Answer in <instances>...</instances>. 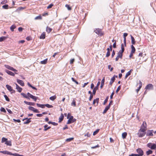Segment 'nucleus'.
<instances>
[{
	"instance_id": "obj_50",
	"label": "nucleus",
	"mask_w": 156,
	"mask_h": 156,
	"mask_svg": "<svg viewBox=\"0 0 156 156\" xmlns=\"http://www.w3.org/2000/svg\"><path fill=\"white\" fill-rule=\"evenodd\" d=\"M108 98H109V97L108 96L106 98L104 101V102L103 103L104 105H105V104L107 102L108 99Z\"/></svg>"
},
{
	"instance_id": "obj_56",
	"label": "nucleus",
	"mask_w": 156,
	"mask_h": 156,
	"mask_svg": "<svg viewBox=\"0 0 156 156\" xmlns=\"http://www.w3.org/2000/svg\"><path fill=\"white\" fill-rule=\"evenodd\" d=\"M12 155L15 156H25L22 155H20L17 153L12 154Z\"/></svg>"
},
{
	"instance_id": "obj_48",
	"label": "nucleus",
	"mask_w": 156,
	"mask_h": 156,
	"mask_svg": "<svg viewBox=\"0 0 156 156\" xmlns=\"http://www.w3.org/2000/svg\"><path fill=\"white\" fill-rule=\"evenodd\" d=\"M45 106L48 108H51L53 107L52 105H50L48 104H46L45 105Z\"/></svg>"
},
{
	"instance_id": "obj_7",
	"label": "nucleus",
	"mask_w": 156,
	"mask_h": 156,
	"mask_svg": "<svg viewBox=\"0 0 156 156\" xmlns=\"http://www.w3.org/2000/svg\"><path fill=\"white\" fill-rule=\"evenodd\" d=\"M6 87L7 89L10 92H11V93H15V90H13L12 87L10 85L7 84Z\"/></svg>"
},
{
	"instance_id": "obj_8",
	"label": "nucleus",
	"mask_w": 156,
	"mask_h": 156,
	"mask_svg": "<svg viewBox=\"0 0 156 156\" xmlns=\"http://www.w3.org/2000/svg\"><path fill=\"white\" fill-rule=\"evenodd\" d=\"M27 95L28 96V98H30L33 99L34 101H36L37 98V97L33 96L28 92L27 93Z\"/></svg>"
},
{
	"instance_id": "obj_46",
	"label": "nucleus",
	"mask_w": 156,
	"mask_h": 156,
	"mask_svg": "<svg viewBox=\"0 0 156 156\" xmlns=\"http://www.w3.org/2000/svg\"><path fill=\"white\" fill-rule=\"evenodd\" d=\"M71 105L75 107L76 106V102L75 100H73L71 103Z\"/></svg>"
},
{
	"instance_id": "obj_43",
	"label": "nucleus",
	"mask_w": 156,
	"mask_h": 156,
	"mask_svg": "<svg viewBox=\"0 0 156 156\" xmlns=\"http://www.w3.org/2000/svg\"><path fill=\"white\" fill-rule=\"evenodd\" d=\"M98 89V88L97 87H95L93 90V93L94 95L96 92V90Z\"/></svg>"
},
{
	"instance_id": "obj_37",
	"label": "nucleus",
	"mask_w": 156,
	"mask_h": 156,
	"mask_svg": "<svg viewBox=\"0 0 156 156\" xmlns=\"http://www.w3.org/2000/svg\"><path fill=\"white\" fill-rule=\"evenodd\" d=\"M16 26L14 25H12L10 27V29L11 30L13 31H14V29L16 28Z\"/></svg>"
},
{
	"instance_id": "obj_15",
	"label": "nucleus",
	"mask_w": 156,
	"mask_h": 156,
	"mask_svg": "<svg viewBox=\"0 0 156 156\" xmlns=\"http://www.w3.org/2000/svg\"><path fill=\"white\" fill-rule=\"evenodd\" d=\"M16 81L21 86H24V83L22 80L17 79Z\"/></svg>"
},
{
	"instance_id": "obj_16",
	"label": "nucleus",
	"mask_w": 156,
	"mask_h": 156,
	"mask_svg": "<svg viewBox=\"0 0 156 156\" xmlns=\"http://www.w3.org/2000/svg\"><path fill=\"white\" fill-rule=\"evenodd\" d=\"M153 88V86L151 84H149L147 85L145 89H147L150 90L151 89H152Z\"/></svg>"
},
{
	"instance_id": "obj_63",
	"label": "nucleus",
	"mask_w": 156,
	"mask_h": 156,
	"mask_svg": "<svg viewBox=\"0 0 156 156\" xmlns=\"http://www.w3.org/2000/svg\"><path fill=\"white\" fill-rule=\"evenodd\" d=\"M85 136H87V137H90V134L89 133H87V134L84 135Z\"/></svg>"
},
{
	"instance_id": "obj_3",
	"label": "nucleus",
	"mask_w": 156,
	"mask_h": 156,
	"mask_svg": "<svg viewBox=\"0 0 156 156\" xmlns=\"http://www.w3.org/2000/svg\"><path fill=\"white\" fill-rule=\"evenodd\" d=\"M76 120V119H73V116H70L67 121V124H70L75 122Z\"/></svg>"
},
{
	"instance_id": "obj_64",
	"label": "nucleus",
	"mask_w": 156,
	"mask_h": 156,
	"mask_svg": "<svg viewBox=\"0 0 156 156\" xmlns=\"http://www.w3.org/2000/svg\"><path fill=\"white\" fill-rule=\"evenodd\" d=\"M93 98V95L92 94H91L90 95L89 98V100L90 101H91V99H92Z\"/></svg>"
},
{
	"instance_id": "obj_51",
	"label": "nucleus",
	"mask_w": 156,
	"mask_h": 156,
	"mask_svg": "<svg viewBox=\"0 0 156 156\" xmlns=\"http://www.w3.org/2000/svg\"><path fill=\"white\" fill-rule=\"evenodd\" d=\"M138 56L139 57H140V60H141L142 59V58H143L144 57H143V53H140L139 55H138Z\"/></svg>"
},
{
	"instance_id": "obj_12",
	"label": "nucleus",
	"mask_w": 156,
	"mask_h": 156,
	"mask_svg": "<svg viewBox=\"0 0 156 156\" xmlns=\"http://www.w3.org/2000/svg\"><path fill=\"white\" fill-rule=\"evenodd\" d=\"M99 101V98H96L94 99L93 101V104L95 106H97L98 105Z\"/></svg>"
},
{
	"instance_id": "obj_9",
	"label": "nucleus",
	"mask_w": 156,
	"mask_h": 156,
	"mask_svg": "<svg viewBox=\"0 0 156 156\" xmlns=\"http://www.w3.org/2000/svg\"><path fill=\"white\" fill-rule=\"evenodd\" d=\"M4 66L5 68L9 69L11 70L14 72H17V70L15 69L12 67H11L8 65H5Z\"/></svg>"
},
{
	"instance_id": "obj_17",
	"label": "nucleus",
	"mask_w": 156,
	"mask_h": 156,
	"mask_svg": "<svg viewBox=\"0 0 156 156\" xmlns=\"http://www.w3.org/2000/svg\"><path fill=\"white\" fill-rule=\"evenodd\" d=\"M139 86L138 88L136 90V91L137 93H138V91L140 90V89L142 87V82L140 81H139Z\"/></svg>"
},
{
	"instance_id": "obj_44",
	"label": "nucleus",
	"mask_w": 156,
	"mask_h": 156,
	"mask_svg": "<svg viewBox=\"0 0 156 156\" xmlns=\"http://www.w3.org/2000/svg\"><path fill=\"white\" fill-rule=\"evenodd\" d=\"M153 151L151 150H149L146 152V154L147 155H149L152 153Z\"/></svg>"
},
{
	"instance_id": "obj_39",
	"label": "nucleus",
	"mask_w": 156,
	"mask_h": 156,
	"mask_svg": "<svg viewBox=\"0 0 156 156\" xmlns=\"http://www.w3.org/2000/svg\"><path fill=\"white\" fill-rule=\"evenodd\" d=\"M73 139H74V138H73V137L67 139L66 140V142H70V141L73 140Z\"/></svg>"
},
{
	"instance_id": "obj_38",
	"label": "nucleus",
	"mask_w": 156,
	"mask_h": 156,
	"mask_svg": "<svg viewBox=\"0 0 156 156\" xmlns=\"http://www.w3.org/2000/svg\"><path fill=\"white\" fill-rule=\"evenodd\" d=\"M56 98V96L55 95H54L53 96L51 97H50V99L51 101L54 100Z\"/></svg>"
},
{
	"instance_id": "obj_5",
	"label": "nucleus",
	"mask_w": 156,
	"mask_h": 156,
	"mask_svg": "<svg viewBox=\"0 0 156 156\" xmlns=\"http://www.w3.org/2000/svg\"><path fill=\"white\" fill-rule=\"evenodd\" d=\"M147 127V125L146 122L145 121H144L140 126V129H143L146 130Z\"/></svg>"
},
{
	"instance_id": "obj_13",
	"label": "nucleus",
	"mask_w": 156,
	"mask_h": 156,
	"mask_svg": "<svg viewBox=\"0 0 156 156\" xmlns=\"http://www.w3.org/2000/svg\"><path fill=\"white\" fill-rule=\"evenodd\" d=\"M31 118L28 119L27 118H25L23 119V121H24L25 120H27L24 122V124H28L30 122H31V120L30 119Z\"/></svg>"
},
{
	"instance_id": "obj_1",
	"label": "nucleus",
	"mask_w": 156,
	"mask_h": 156,
	"mask_svg": "<svg viewBox=\"0 0 156 156\" xmlns=\"http://www.w3.org/2000/svg\"><path fill=\"white\" fill-rule=\"evenodd\" d=\"M146 134V130L140 129L138 130L137 134L139 137L141 138L144 136Z\"/></svg>"
},
{
	"instance_id": "obj_30",
	"label": "nucleus",
	"mask_w": 156,
	"mask_h": 156,
	"mask_svg": "<svg viewBox=\"0 0 156 156\" xmlns=\"http://www.w3.org/2000/svg\"><path fill=\"white\" fill-rule=\"evenodd\" d=\"M109 108V106H107L103 112V114L105 113Z\"/></svg>"
},
{
	"instance_id": "obj_10",
	"label": "nucleus",
	"mask_w": 156,
	"mask_h": 156,
	"mask_svg": "<svg viewBox=\"0 0 156 156\" xmlns=\"http://www.w3.org/2000/svg\"><path fill=\"white\" fill-rule=\"evenodd\" d=\"M122 55L123 53L119 51L118 53L117 56L115 58L116 61H117L119 58L122 59Z\"/></svg>"
},
{
	"instance_id": "obj_19",
	"label": "nucleus",
	"mask_w": 156,
	"mask_h": 156,
	"mask_svg": "<svg viewBox=\"0 0 156 156\" xmlns=\"http://www.w3.org/2000/svg\"><path fill=\"white\" fill-rule=\"evenodd\" d=\"M5 71L9 75L11 76H15L14 73L10 71H9L7 70H5Z\"/></svg>"
},
{
	"instance_id": "obj_40",
	"label": "nucleus",
	"mask_w": 156,
	"mask_h": 156,
	"mask_svg": "<svg viewBox=\"0 0 156 156\" xmlns=\"http://www.w3.org/2000/svg\"><path fill=\"white\" fill-rule=\"evenodd\" d=\"M21 94L25 98L27 99H29V98H28V96L27 95H26L24 93H22Z\"/></svg>"
},
{
	"instance_id": "obj_20",
	"label": "nucleus",
	"mask_w": 156,
	"mask_h": 156,
	"mask_svg": "<svg viewBox=\"0 0 156 156\" xmlns=\"http://www.w3.org/2000/svg\"><path fill=\"white\" fill-rule=\"evenodd\" d=\"M24 102L27 105L34 106L35 105V103L34 102H28L26 101H24Z\"/></svg>"
},
{
	"instance_id": "obj_60",
	"label": "nucleus",
	"mask_w": 156,
	"mask_h": 156,
	"mask_svg": "<svg viewBox=\"0 0 156 156\" xmlns=\"http://www.w3.org/2000/svg\"><path fill=\"white\" fill-rule=\"evenodd\" d=\"M110 55V51H107L106 55V57H108Z\"/></svg>"
},
{
	"instance_id": "obj_26",
	"label": "nucleus",
	"mask_w": 156,
	"mask_h": 156,
	"mask_svg": "<svg viewBox=\"0 0 156 156\" xmlns=\"http://www.w3.org/2000/svg\"><path fill=\"white\" fill-rule=\"evenodd\" d=\"M131 43L132 44V45H133V44H135V41L134 38L131 35Z\"/></svg>"
},
{
	"instance_id": "obj_62",
	"label": "nucleus",
	"mask_w": 156,
	"mask_h": 156,
	"mask_svg": "<svg viewBox=\"0 0 156 156\" xmlns=\"http://www.w3.org/2000/svg\"><path fill=\"white\" fill-rule=\"evenodd\" d=\"M99 147V145L98 144H97V145H96L95 146L91 147V148L92 149H95V148H98Z\"/></svg>"
},
{
	"instance_id": "obj_27",
	"label": "nucleus",
	"mask_w": 156,
	"mask_h": 156,
	"mask_svg": "<svg viewBox=\"0 0 156 156\" xmlns=\"http://www.w3.org/2000/svg\"><path fill=\"white\" fill-rule=\"evenodd\" d=\"M64 118V116H63L62 114L60 117L59 118V122H61L63 119Z\"/></svg>"
},
{
	"instance_id": "obj_18",
	"label": "nucleus",
	"mask_w": 156,
	"mask_h": 156,
	"mask_svg": "<svg viewBox=\"0 0 156 156\" xmlns=\"http://www.w3.org/2000/svg\"><path fill=\"white\" fill-rule=\"evenodd\" d=\"M16 89L19 92H21L22 90V89L16 83Z\"/></svg>"
},
{
	"instance_id": "obj_58",
	"label": "nucleus",
	"mask_w": 156,
	"mask_h": 156,
	"mask_svg": "<svg viewBox=\"0 0 156 156\" xmlns=\"http://www.w3.org/2000/svg\"><path fill=\"white\" fill-rule=\"evenodd\" d=\"M53 6V4H50L47 7V8L48 9H50L51 8V7H52V6Z\"/></svg>"
},
{
	"instance_id": "obj_42",
	"label": "nucleus",
	"mask_w": 156,
	"mask_h": 156,
	"mask_svg": "<svg viewBox=\"0 0 156 156\" xmlns=\"http://www.w3.org/2000/svg\"><path fill=\"white\" fill-rule=\"evenodd\" d=\"M35 20H41L42 19V17L41 15H40L38 16H36L35 18Z\"/></svg>"
},
{
	"instance_id": "obj_53",
	"label": "nucleus",
	"mask_w": 156,
	"mask_h": 156,
	"mask_svg": "<svg viewBox=\"0 0 156 156\" xmlns=\"http://www.w3.org/2000/svg\"><path fill=\"white\" fill-rule=\"evenodd\" d=\"M111 65H109L108 66V68L110 70V71L112 72V71L113 69V67H111Z\"/></svg>"
},
{
	"instance_id": "obj_45",
	"label": "nucleus",
	"mask_w": 156,
	"mask_h": 156,
	"mask_svg": "<svg viewBox=\"0 0 156 156\" xmlns=\"http://www.w3.org/2000/svg\"><path fill=\"white\" fill-rule=\"evenodd\" d=\"M156 148V144H153L151 147V149H155Z\"/></svg>"
},
{
	"instance_id": "obj_6",
	"label": "nucleus",
	"mask_w": 156,
	"mask_h": 156,
	"mask_svg": "<svg viewBox=\"0 0 156 156\" xmlns=\"http://www.w3.org/2000/svg\"><path fill=\"white\" fill-rule=\"evenodd\" d=\"M136 151L137 152L138 154L137 155H139V156H142L143 155L144 152L140 148H138Z\"/></svg>"
},
{
	"instance_id": "obj_33",
	"label": "nucleus",
	"mask_w": 156,
	"mask_h": 156,
	"mask_svg": "<svg viewBox=\"0 0 156 156\" xmlns=\"http://www.w3.org/2000/svg\"><path fill=\"white\" fill-rule=\"evenodd\" d=\"M7 38L5 36H3L0 37V42H2L5 39H6Z\"/></svg>"
},
{
	"instance_id": "obj_4",
	"label": "nucleus",
	"mask_w": 156,
	"mask_h": 156,
	"mask_svg": "<svg viewBox=\"0 0 156 156\" xmlns=\"http://www.w3.org/2000/svg\"><path fill=\"white\" fill-rule=\"evenodd\" d=\"M153 130L148 129L147 130L146 134V136H153Z\"/></svg>"
},
{
	"instance_id": "obj_55",
	"label": "nucleus",
	"mask_w": 156,
	"mask_h": 156,
	"mask_svg": "<svg viewBox=\"0 0 156 156\" xmlns=\"http://www.w3.org/2000/svg\"><path fill=\"white\" fill-rule=\"evenodd\" d=\"M121 88V86H119L118 87L116 90V93H118V92H119V91L120 90Z\"/></svg>"
},
{
	"instance_id": "obj_2",
	"label": "nucleus",
	"mask_w": 156,
	"mask_h": 156,
	"mask_svg": "<svg viewBox=\"0 0 156 156\" xmlns=\"http://www.w3.org/2000/svg\"><path fill=\"white\" fill-rule=\"evenodd\" d=\"M94 32L100 36H102L104 35V33L101 29L99 28L96 29Z\"/></svg>"
},
{
	"instance_id": "obj_25",
	"label": "nucleus",
	"mask_w": 156,
	"mask_h": 156,
	"mask_svg": "<svg viewBox=\"0 0 156 156\" xmlns=\"http://www.w3.org/2000/svg\"><path fill=\"white\" fill-rule=\"evenodd\" d=\"M115 76H113L112 77L110 81V82L109 84L112 85V83L114 82L115 80Z\"/></svg>"
},
{
	"instance_id": "obj_21",
	"label": "nucleus",
	"mask_w": 156,
	"mask_h": 156,
	"mask_svg": "<svg viewBox=\"0 0 156 156\" xmlns=\"http://www.w3.org/2000/svg\"><path fill=\"white\" fill-rule=\"evenodd\" d=\"M46 34L45 32H43L40 37V38L41 39H44L45 37Z\"/></svg>"
},
{
	"instance_id": "obj_24",
	"label": "nucleus",
	"mask_w": 156,
	"mask_h": 156,
	"mask_svg": "<svg viewBox=\"0 0 156 156\" xmlns=\"http://www.w3.org/2000/svg\"><path fill=\"white\" fill-rule=\"evenodd\" d=\"M52 30V29L49 27H47L46 28V31L48 33H49Z\"/></svg>"
},
{
	"instance_id": "obj_52",
	"label": "nucleus",
	"mask_w": 156,
	"mask_h": 156,
	"mask_svg": "<svg viewBox=\"0 0 156 156\" xmlns=\"http://www.w3.org/2000/svg\"><path fill=\"white\" fill-rule=\"evenodd\" d=\"M67 9L69 10H71V7L70 6L67 4H66L65 5Z\"/></svg>"
},
{
	"instance_id": "obj_14",
	"label": "nucleus",
	"mask_w": 156,
	"mask_h": 156,
	"mask_svg": "<svg viewBox=\"0 0 156 156\" xmlns=\"http://www.w3.org/2000/svg\"><path fill=\"white\" fill-rule=\"evenodd\" d=\"M0 152L1 153H2L4 154H7L10 155H12V153L11 152L7 151H0Z\"/></svg>"
},
{
	"instance_id": "obj_32",
	"label": "nucleus",
	"mask_w": 156,
	"mask_h": 156,
	"mask_svg": "<svg viewBox=\"0 0 156 156\" xmlns=\"http://www.w3.org/2000/svg\"><path fill=\"white\" fill-rule=\"evenodd\" d=\"M36 105L38 107L41 108H45V105L40 104L37 103Z\"/></svg>"
},
{
	"instance_id": "obj_59",
	"label": "nucleus",
	"mask_w": 156,
	"mask_h": 156,
	"mask_svg": "<svg viewBox=\"0 0 156 156\" xmlns=\"http://www.w3.org/2000/svg\"><path fill=\"white\" fill-rule=\"evenodd\" d=\"M99 131V129H98L96 130L93 133V135H95L96 134H97Z\"/></svg>"
},
{
	"instance_id": "obj_57",
	"label": "nucleus",
	"mask_w": 156,
	"mask_h": 156,
	"mask_svg": "<svg viewBox=\"0 0 156 156\" xmlns=\"http://www.w3.org/2000/svg\"><path fill=\"white\" fill-rule=\"evenodd\" d=\"M0 111L4 112H6V111L5 109L3 107H1L0 108Z\"/></svg>"
},
{
	"instance_id": "obj_36",
	"label": "nucleus",
	"mask_w": 156,
	"mask_h": 156,
	"mask_svg": "<svg viewBox=\"0 0 156 156\" xmlns=\"http://www.w3.org/2000/svg\"><path fill=\"white\" fill-rule=\"evenodd\" d=\"M131 70H130L129 71H128L126 74L125 76V78L126 79L127 77L130 75L131 74Z\"/></svg>"
},
{
	"instance_id": "obj_61",
	"label": "nucleus",
	"mask_w": 156,
	"mask_h": 156,
	"mask_svg": "<svg viewBox=\"0 0 156 156\" xmlns=\"http://www.w3.org/2000/svg\"><path fill=\"white\" fill-rule=\"evenodd\" d=\"M75 59L74 58L71 59L70 61V64H72L74 62Z\"/></svg>"
},
{
	"instance_id": "obj_35",
	"label": "nucleus",
	"mask_w": 156,
	"mask_h": 156,
	"mask_svg": "<svg viewBox=\"0 0 156 156\" xmlns=\"http://www.w3.org/2000/svg\"><path fill=\"white\" fill-rule=\"evenodd\" d=\"M5 144H6L7 145L11 146L12 145L11 142L10 141H7L5 142Z\"/></svg>"
},
{
	"instance_id": "obj_49",
	"label": "nucleus",
	"mask_w": 156,
	"mask_h": 156,
	"mask_svg": "<svg viewBox=\"0 0 156 156\" xmlns=\"http://www.w3.org/2000/svg\"><path fill=\"white\" fill-rule=\"evenodd\" d=\"M4 97L5 98L6 101H10L9 99V98L8 97V96L6 95H4Z\"/></svg>"
},
{
	"instance_id": "obj_22",
	"label": "nucleus",
	"mask_w": 156,
	"mask_h": 156,
	"mask_svg": "<svg viewBox=\"0 0 156 156\" xmlns=\"http://www.w3.org/2000/svg\"><path fill=\"white\" fill-rule=\"evenodd\" d=\"M125 45H124L123 44H121V50H120L119 52L123 53L125 50Z\"/></svg>"
},
{
	"instance_id": "obj_31",
	"label": "nucleus",
	"mask_w": 156,
	"mask_h": 156,
	"mask_svg": "<svg viewBox=\"0 0 156 156\" xmlns=\"http://www.w3.org/2000/svg\"><path fill=\"white\" fill-rule=\"evenodd\" d=\"M48 125L47 124H46L44 126V131H47V130L50 129L51 128V127H50V126H49L48 127Z\"/></svg>"
},
{
	"instance_id": "obj_54",
	"label": "nucleus",
	"mask_w": 156,
	"mask_h": 156,
	"mask_svg": "<svg viewBox=\"0 0 156 156\" xmlns=\"http://www.w3.org/2000/svg\"><path fill=\"white\" fill-rule=\"evenodd\" d=\"M153 144V143H149L147 144V146L148 147L151 149V147Z\"/></svg>"
},
{
	"instance_id": "obj_47",
	"label": "nucleus",
	"mask_w": 156,
	"mask_h": 156,
	"mask_svg": "<svg viewBox=\"0 0 156 156\" xmlns=\"http://www.w3.org/2000/svg\"><path fill=\"white\" fill-rule=\"evenodd\" d=\"M9 5H8L5 4L4 5H3L2 6V8L5 9H8Z\"/></svg>"
},
{
	"instance_id": "obj_23",
	"label": "nucleus",
	"mask_w": 156,
	"mask_h": 156,
	"mask_svg": "<svg viewBox=\"0 0 156 156\" xmlns=\"http://www.w3.org/2000/svg\"><path fill=\"white\" fill-rule=\"evenodd\" d=\"M131 50L130 52L134 53L136 51V49L133 45H131Z\"/></svg>"
},
{
	"instance_id": "obj_41",
	"label": "nucleus",
	"mask_w": 156,
	"mask_h": 156,
	"mask_svg": "<svg viewBox=\"0 0 156 156\" xmlns=\"http://www.w3.org/2000/svg\"><path fill=\"white\" fill-rule=\"evenodd\" d=\"M7 140V139L4 138L2 137V139L1 142L2 143H3L4 142H6Z\"/></svg>"
},
{
	"instance_id": "obj_29",
	"label": "nucleus",
	"mask_w": 156,
	"mask_h": 156,
	"mask_svg": "<svg viewBox=\"0 0 156 156\" xmlns=\"http://www.w3.org/2000/svg\"><path fill=\"white\" fill-rule=\"evenodd\" d=\"M48 59L46 58L43 61H41L40 62V63L42 64H45L47 63V62Z\"/></svg>"
},
{
	"instance_id": "obj_28",
	"label": "nucleus",
	"mask_w": 156,
	"mask_h": 156,
	"mask_svg": "<svg viewBox=\"0 0 156 156\" xmlns=\"http://www.w3.org/2000/svg\"><path fill=\"white\" fill-rule=\"evenodd\" d=\"M105 81V78L104 77L103 78V79H102V80H101V86H100V87L101 88H102L103 87L104 85Z\"/></svg>"
},
{
	"instance_id": "obj_11",
	"label": "nucleus",
	"mask_w": 156,
	"mask_h": 156,
	"mask_svg": "<svg viewBox=\"0 0 156 156\" xmlns=\"http://www.w3.org/2000/svg\"><path fill=\"white\" fill-rule=\"evenodd\" d=\"M29 110H31L35 113H39V112L38 110L37 109L33 107L29 106L28 107Z\"/></svg>"
},
{
	"instance_id": "obj_34",
	"label": "nucleus",
	"mask_w": 156,
	"mask_h": 156,
	"mask_svg": "<svg viewBox=\"0 0 156 156\" xmlns=\"http://www.w3.org/2000/svg\"><path fill=\"white\" fill-rule=\"evenodd\" d=\"M127 135V133L126 132H124L122 134V137L123 139H125L126 138V136Z\"/></svg>"
}]
</instances>
